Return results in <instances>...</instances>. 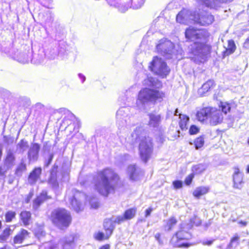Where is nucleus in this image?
Segmentation results:
<instances>
[{"instance_id":"35","label":"nucleus","mask_w":249,"mask_h":249,"mask_svg":"<svg viewBox=\"0 0 249 249\" xmlns=\"http://www.w3.org/2000/svg\"><path fill=\"white\" fill-rule=\"evenodd\" d=\"M177 220L174 217H172L166 221V224L165 226V229L168 231H170L172 228L176 225Z\"/></svg>"},{"instance_id":"16","label":"nucleus","mask_w":249,"mask_h":249,"mask_svg":"<svg viewBox=\"0 0 249 249\" xmlns=\"http://www.w3.org/2000/svg\"><path fill=\"white\" fill-rule=\"evenodd\" d=\"M243 174L240 172L239 169L237 167L234 168L233 174V180L234 182L233 187L236 189H241L243 183Z\"/></svg>"},{"instance_id":"14","label":"nucleus","mask_w":249,"mask_h":249,"mask_svg":"<svg viewBox=\"0 0 249 249\" xmlns=\"http://www.w3.org/2000/svg\"><path fill=\"white\" fill-rule=\"evenodd\" d=\"M117 219V216H115L105 220L104 227L106 231V239L112 234L115 227V224H118Z\"/></svg>"},{"instance_id":"25","label":"nucleus","mask_w":249,"mask_h":249,"mask_svg":"<svg viewBox=\"0 0 249 249\" xmlns=\"http://www.w3.org/2000/svg\"><path fill=\"white\" fill-rule=\"evenodd\" d=\"M236 49V46L234 42L232 40H230L228 41V44L227 48L223 52V57H226L232 53H233Z\"/></svg>"},{"instance_id":"50","label":"nucleus","mask_w":249,"mask_h":249,"mask_svg":"<svg viewBox=\"0 0 249 249\" xmlns=\"http://www.w3.org/2000/svg\"><path fill=\"white\" fill-rule=\"evenodd\" d=\"M155 238L156 239V240L159 242V244L162 245L163 244V242L160 239V233H157L155 235Z\"/></svg>"},{"instance_id":"21","label":"nucleus","mask_w":249,"mask_h":249,"mask_svg":"<svg viewBox=\"0 0 249 249\" xmlns=\"http://www.w3.org/2000/svg\"><path fill=\"white\" fill-rule=\"evenodd\" d=\"M29 233L27 231L22 229L14 238V243L15 244H21L22 242L29 237Z\"/></svg>"},{"instance_id":"12","label":"nucleus","mask_w":249,"mask_h":249,"mask_svg":"<svg viewBox=\"0 0 249 249\" xmlns=\"http://www.w3.org/2000/svg\"><path fill=\"white\" fill-rule=\"evenodd\" d=\"M213 21L214 17L211 14L205 11H201L200 9L196 11L195 23L201 26H207L211 24Z\"/></svg>"},{"instance_id":"57","label":"nucleus","mask_w":249,"mask_h":249,"mask_svg":"<svg viewBox=\"0 0 249 249\" xmlns=\"http://www.w3.org/2000/svg\"><path fill=\"white\" fill-rule=\"evenodd\" d=\"M33 196V194L30 193H29V194L28 195V196L26 197V198H25V201L26 203H28L29 202L30 199H31V198Z\"/></svg>"},{"instance_id":"27","label":"nucleus","mask_w":249,"mask_h":249,"mask_svg":"<svg viewBox=\"0 0 249 249\" xmlns=\"http://www.w3.org/2000/svg\"><path fill=\"white\" fill-rule=\"evenodd\" d=\"M179 118L180 119L179 122V127L181 130H187V124L189 121V117L186 115L179 114Z\"/></svg>"},{"instance_id":"1","label":"nucleus","mask_w":249,"mask_h":249,"mask_svg":"<svg viewBox=\"0 0 249 249\" xmlns=\"http://www.w3.org/2000/svg\"><path fill=\"white\" fill-rule=\"evenodd\" d=\"M210 36L206 29H197L189 27L186 30L185 37L191 41H195L189 47L190 53L194 55L193 58L196 62H202L211 50V46L207 44Z\"/></svg>"},{"instance_id":"9","label":"nucleus","mask_w":249,"mask_h":249,"mask_svg":"<svg viewBox=\"0 0 249 249\" xmlns=\"http://www.w3.org/2000/svg\"><path fill=\"white\" fill-rule=\"evenodd\" d=\"M116 124L120 131L124 130L130 124V114L129 108L122 107L116 112Z\"/></svg>"},{"instance_id":"4","label":"nucleus","mask_w":249,"mask_h":249,"mask_svg":"<svg viewBox=\"0 0 249 249\" xmlns=\"http://www.w3.org/2000/svg\"><path fill=\"white\" fill-rule=\"evenodd\" d=\"M198 121L203 122L209 119L211 125H216L222 122L223 116L220 109L212 107H206L198 110L196 114Z\"/></svg>"},{"instance_id":"61","label":"nucleus","mask_w":249,"mask_h":249,"mask_svg":"<svg viewBox=\"0 0 249 249\" xmlns=\"http://www.w3.org/2000/svg\"><path fill=\"white\" fill-rule=\"evenodd\" d=\"M178 246L181 248H188L190 246V245L188 243H182L181 244H178Z\"/></svg>"},{"instance_id":"64","label":"nucleus","mask_w":249,"mask_h":249,"mask_svg":"<svg viewBox=\"0 0 249 249\" xmlns=\"http://www.w3.org/2000/svg\"><path fill=\"white\" fill-rule=\"evenodd\" d=\"M213 241H208L207 242H203V244L205 245L210 246L213 243Z\"/></svg>"},{"instance_id":"36","label":"nucleus","mask_w":249,"mask_h":249,"mask_svg":"<svg viewBox=\"0 0 249 249\" xmlns=\"http://www.w3.org/2000/svg\"><path fill=\"white\" fill-rule=\"evenodd\" d=\"M12 231L10 228H6L2 233L0 234V240L2 241H6L12 233Z\"/></svg>"},{"instance_id":"46","label":"nucleus","mask_w":249,"mask_h":249,"mask_svg":"<svg viewBox=\"0 0 249 249\" xmlns=\"http://www.w3.org/2000/svg\"><path fill=\"white\" fill-rule=\"evenodd\" d=\"M173 185L174 186V188L175 189H180L182 186V182L180 180H176L173 182Z\"/></svg>"},{"instance_id":"24","label":"nucleus","mask_w":249,"mask_h":249,"mask_svg":"<svg viewBox=\"0 0 249 249\" xmlns=\"http://www.w3.org/2000/svg\"><path fill=\"white\" fill-rule=\"evenodd\" d=\"M176 238L178 242L183 240H188L191 238V234L185 231L181 230L177 232L173 239Z\"/></svg>"},{"instance_id":"53","label":"nucleus","mask_w":249,"mask_h":249,"mask_svg":"<svg viewBox=\"0 0 249 249\" xmlns=\"http://www.w3.org/2000/svg\"><path fill=\"white\" fill-rule=\"evenodd\" d=\"M91 206L92 208L96 209L99 207V203L97 201H91L90 202Z\"/></svg>"},{"instance_id":"10","label":"nucleus","mask_w":249,"mask_h":249,"mask_svg":"<svg viewBox=\"0 0 249 249\" xmlns=\"http://www.w3.org/2000/svg\"><path fill=\"white\" fill-rule=\"evenodd\" d=\"M156 48L158 53L166 59H171L173 56L174 44L170 40L163 38L159 41Z\"/></svg>"},{"instance_id":"59","label":"nucleus","mask_w":249,"mask_h":249,"mask_svg":"<svg viewBox=\"0 0 249 249\" xmlns=\"http://www.w3.org/2000/svg\"><path fill=\"white\" fill-rule=\"evenodd\" d=\"M78 75L79 78L81 79L82 83H84L86 80V77L82 73H79Z\"/></svg>"},{"instance_id":"54","label":"nucleus","mask_w":249,"mask_h":249,"mask_svg":"<svg viewBox=\"0 0 249 249\" xmlns=\"http://www.w3.org/2000/svg\"><path fill=\"white\" fill-rule=\"evenodd\" d=\"M153 211V209L151 207L149 208L148 209H146V211H145V216L146 217L149 216L151 212H152Z\"/></svg>"},{"instance_id":"11","label":"nucleus","mask_w":249,"mask_h":249,"mask_svg":"<svg viewBox=\"0 0 249 249\" xmlns=\"http://www.w3.org/2000/svg\"><path fill=\"white\" fill-rule=\"evenodd\" d=\"M196 12L187 9H183L177 16L176 20L178 22L187 24L195 23Z\"/></svg>"},{"instance_id":"31","label":"nucleus","mask_w":249,"mask_h":249,"mask_svg":"<svg viewBox=\"0 0 249 249\" xmlns=\"http://www.w3.org/2000/svg\"><path fill=\"white\" fill-rule=\"evenodd\" d=\"M14 59L20 63L25 64L29 62L30 57L26 53H19L14 57Z\"/></svg>"},{"instance_id":"43","label":"nucleus","mask_w":249,"mask_h":249,"mask_svg":"<svg viewBox=\"0 0 249 249\" xmlns=\"http://www.w3.org/2000/svg\"><path fill=\"white\" fill-rule=\"evenodd\" d=\"M144 2V0H132L131 5L133 9H137L141 8Z\"/></svg>"},{"instance_id":"48","label":"nucleus","mask_w":249,"mask_h":249,"mask_svg":"<svg viewBox=\"0 0 249 249\" xmlns=\"http://www.w3.org/2000/svg\"><path fill=\"white\" fill-rule=\"evenodd\" d=\"M94 237L97 240H102L104 238V234L103 232H99L95 234Z\"/></svg>"},{"instance_id":"44","label":"nucleus","mask_w":249,"mask_h":249,"mask_svg":"<svg viewBox=\"0 0 249 249\" xmlns=\"http://www.w3.org/2000/svg\"><path fill=\"white\" fill-rule=\"evenodd\" d=\"M199 128L195 125H192L189 129V132L190 135H195L198 133Z\"/></svg>"},{"instance_id":"39","label":"nucleus","mask_w":249,"mask_h":249,"mask_svg":"<svg viewBox=\"0 0 249 249\" xmlns=\"http://www.w3.org/2000/svg\"><path fill=\"white\" fill-rule=\"evenodd\" d=\"M214 82L213 80H209L202 86L201 89L202 90H203L204 92H207L211 88H213L214 86Z\"/></svg>"},{"instance_id":"58","label":"nucleus","mask_w":249,"mask_h":249,"mask_svg":"<svg viewBox=\"0 0 249 249\" xmlns=\"http://www.w3.org/2000/svg\"><path fill=\"white\" fill-rule=\"evenodd\" d=\"M244 47L247 49H249V37L246 40L244 43Z\"/></svg>"},{"instance_id":"42","label":"nucleus","mask_w":249,"mask_h":249,"mask_svg":"<svg viewBox=\"0 0 249 249\" xmlns=\"http://www.w3.org/2000/svg\"><path fill=\"white\" fill-rule=\"evenodd\" d=\"M26 169V166L25 163L23 162H21L16 169V174L18 176H21L22 172L25 171Z\"/></svg>"},{"instance_id":"51","label":"nucleus","mask_w":249,"mask_h":249,"mask_svg":"<svg viewBox=\"0 0 249 249\" xmlns=\"http://www.w3.org/2000/svg\"><path fill=\"white\" fill-rule=\"evenodd\" d=\"M54 247L53 246L52 242L46 243L44 245L45 249H53Z\"/></svg>"},{"instance_id":"2","label":"nucleus","mask_w":249,"mask_h":249,"mask_svg":"<svg viewBox=\"0 0 249 249\" xmlns=\"http://www.w3.org/2000/svg\"><path fill=\"white\" fill-rule=\"evenodd\" d=\"M119 180L118 174L113 169L107 168L98 172L93 182L95 190L101 195L107 196L114 192Z\"/></svg>"},{"instance_id":"60","label":"nucleus","mask_w":249,"mask_h":249,"mask_svg":"<svg viewBox=\"0 0 249 249\" xmlns=\"http://www.w3.org/2000/svg\"><path fill=\"white\" fill-rule=\"evenodd\" d=\"M53 159V154H51L49 156V158L48 162L46 163V165L47 166H48L51 163Z\"/></svg>"},{"instance_id":"47","label":"nucleus","mask_w":249,"mask_h":249,"mask_svg":"<svg viewBox=\"0 0 249 249\" xmlns=\"http://www.w3.org/2000/svg\"><path fill=\"white\" fill-rule=\"evenodd\" d=\"M193 178L194 175L193 174H190L189 176H188L185 179V184L187 185H190L192 182Z\"/></svg>"},{"instance_id":"29","label":"nucleus","mask_w":249,"mask_h":249,"mask_svg":"<svg viewBox=\"0 0 249 249\" xmlns=\"http://www.w3.org/2000/svg\"><path fill=\"white\" fill-rule=\"evenodd\" d=\"M144 84L155 89L160 88L161 86V83L158 80L153 77H148L147 79L145 80Z\"/></svg>"},{"instance_id":"56","label":"nucleus","mask_w":249,"mask_h":249,"mask_svg":"<svg viewBox=\"0 0 249 249\" xmlns=\"http://www.w3.org/2000/svg\"><path fill=\"white\" fill-rule=\"evenodd\" d=\"M35 234L37 237L39 238L41 236L45 235V232L43 231H40L36 232Z\"/></svg>"},{"instance_id":"20","label":"nucleus","mask_w":249,"mask_h":249,"mask_svg":"<svg viewBox=\"0 0 249 249\" xmlns=\"http://www.w3.org/2000/svg\"><path fill=\"white\" fill-rule=\"evenodd\" d=\"M74 237L73 235H70L61 239L60 243L63 249H72L74 245Z\"/></svg>"},{"instance_id":"13","label":"nucleus","mask_w":249,"mask_h":249,"mask_svg":"<svg viewBox=\"0 0 249 249\" xmlns=\"http://www.w3.org/2000/svg\"><path fill=\"white\" fill-rule=\"evenodd\" d=\"M233 0H198L197 3L199 6H205L210 8H216L221 3H230Z\"/></svg>"},{"instance_id":"41","label":"nucleus","mask_w":249,"mask_h":249,"mask_svg":"<svg viewBox=\"0 0 249 249\" xmlns=\"http://www.w3.org/2000/svg\"><path fill=\"white\" fill-rule=\"evenodd\" d=\"M207 168V165L204 164H198L193 167V171L196 173H201Z\"/></svg>"},{"instance_id":"26","label":"nucleus","mask_w":249,"mask_h":249,"mask_svg":"<svg viewBox=\"0 0 249 249\" xmlns=\"http://www.w3.org/2000/svg\"><path fill=\"white\" fill-rule=\"evenodd\" d=\"M15 161V157L14 153L11 151L9 150L7 152L6 157L5 160V164L8 168H11L14 166Z\"/></svg>"},{"instance_id":"23","label":"nucleus","mask_w":249,"mask_h":249,"mask_svg":"<svg viewBox=\"0 0 249 249\" xmlns=\"http://www.w3.org/2000/svg\"><path fill=\"white\" fill-rule=\"evenodd\" d=\"M41 168L40 167L36 168L30 174L28 178V182L31 184H35L39 178L41 173Z\"/></svg>"},{"instance_id":"32","label":"nucleus","mask_w":249,"mask_h":249,"mask_svg":"<svg viewBox=\"0 0 249 249\" xmlns=\"http://www.w3.org/2000/svg\"><path fill=\"white\" fill-rule=\"evenodd\" d=\"M127 172L129 175L130 179L132 180H136L137 179L136 167L135 165L129 166L128 167Z\"/></svg>"},{"instance_id":"3","label":"nucleus","mask_w":249,"mask_h":249,"mask_svg":"<svg viewBox=\"0 0 249 249\" xmlns=\"http://www.w3.org/2000/svg\"><path fill=\"white\" fill-rule=\"evenodd\" d=\"M130 143L134 144L140 141L139 152L143 161L146 162L151 158L153 150V144L152 139L146 137L145 132L142 127H136L129 138Z\"/></svg>"},{"instance_id":"63","label":"nucleus","mask_w":249,"mask_h":249,"mask_svg":"<svg viewBox=\"0 0 249 249\" xmlns=\"http://www.w3.org/2000/svg\"><path fill=\"white\" fill-rule=\"evenodd\" d=\"M110 246L109 245L107 244L102 246L99 249H109Z\"/></svg>"},{"instance_id":"18","label":"nucleus","mask_w":249,"mask_h":249,"mask_svg":"<svg viewBox=\"0 0 249 249\" xmlns=\"http://www.w3.org/2000/svg\"><path fill=\"white\" fill-rule=\"evenodd\" d=\"M136 213L135 208H131L125 211L124 215H118L117 216L118 224H120L125 220L133 218Z\"/></svg>"},{"instance_id":"19","label":"nucleus","mask_w":249,"mask_h":249,"mask_svg":"<svg viewBox=\"0 0 249 249\" xmlns=\"http://www.w3.org/2000/svg\"><path fill=\"white\" fill-rule=\"evenodd\" d=\"M149 121L148 125L151 127L158 128L160 124L161 117L160 114L150 113L148 114Z\"/></svg>"},{"instance_id":"62","label":"nucleus","mask_w":249,"mask_h":249,"mask_svg":"<svg viewBox=\"0 0 249 249\" xmlns=\"http://www.w3.org/2000/svg\"><path fill=\"white\" fill-rule=\"evenodd\" d=\"M238 223L241 224L242 226L245 227L247 226L248 222L246 221H243L242 220H240L238 222Z\"/></svg>"},{"instance_id":"55","label":"nucleus","mask_w":249,"mask_h":249,"mask_svg":"<svg viewBox=\"0 0 249 249\" xmlns=\"http://www.w3.org/2000/svg\"><path fill=\"white\" fill-rule=\"evenodd\" d=\"M69 165H66L65 167H63V169H64V174L63 176L65 175H67L69 172Z\"/></svg>"},{"instance_id":"6","label":"nucleus","mask_w":249,"mask_h":249,"mask_svg":"<svg viewBox=\"0 0 249 249\" xmlns=\"http://www.w3.org/2000/svg\"><path fill=\"white\" fill-rule=\"evenodd\" d=\"M51 219L54 224L62 229L69 226L71 218L68 211L64 209L58 208L52 212Z\"/></svg>"},{"instance_id":"28","label":"nucleus","mask_w":249,"mask_h":249,"mask_svg":"<svg viewBox=\"0 0 249 249\" xmlns=\"http://www.w3.org/2000/svg\"><path fill=\"white\" fill-rule=\"evenodd\" d=\"M210 190L209 187L207 186H200L197 187L193 192L194 196L199 198L201 196L207 194Z\"/></svg>"},{"instance_id":"33","label":"nucleus","mask_w":249,"mask_h":249,"mask_svg":"<svg viewBox=\"0 0 249 249\" xmlns=\"http://www.w3.org/2000/svg\"><path fill=\"white\" fill-rule=\"evenodd\" d=\"M17 149L19 153H23L28 147L27 141L22 139L17 144Z\"/></svg>"},{"instance_id":"37","label":"nucleus","mask_w":249,"mask_h":249,"mask_svg":"<svg viewBox=\"0 0 249 249\" xmlns=\"http://www.w3.org/2000/svg\"><path fill=\"white\" fill-rule=\"evenodd\" d=\"M219 107L221 108V111L226 114L230 111L231 105L228 102H221Z\"/></svg>"},{"instance_id":"40","label":"nucleus","mask_w":249,"mask_h":249,"mask_svg":"<svg viewBox=\"0 0 249 249\" xmlns=\"http://www.w3.org/2000/svg\"><path fill=\"white\" fill-rule=\"evenodd\" d=\"M16 213L15 212L9 211L5 214V221L10 222L12 220L15 218Z\"/></svg>"},{"instance_id":"8","label":"nucleus","mask_w":249,"mask_h":249,"mask_svg":"<svg viewBox=\"0 0 249 249\" xmlns=\"http://www.w3.org/2000/svg\"><path fill=\"white\" fill-rule=\"evenodd\" d=\"M86 197L85 195L75 189H72L71 191L67 192L66 199H68L71 207L76 212L81 211L83 209V206L81 201Z\"/></svg>"},{"instance_id":"7","label":"nucleus","mask_w":249,"mask_h":249,"mask_svg":"<svg viewBox=\"0 0 249 249\" xmlns=\"http://www.w3.org/2000/svg\"><path fill=\"white\" fill-rule=\"evenodd\" d=\"M149 68L155 74L162 78L166 77L170 71V69L166 62L158 56L154 57Z\"/></svg>"},{"instance_id":"45","label":"nucleus","mask_w":249,"mask_h":249,"mask_svg":"<svg viewBox=\"0 0 249 249\" xmlns=\"http://www.w3.org/2000/svg\"><path fill=\"white\" fill-rule=\"evenodd\" d=\"M4 142L7 144H12L14 142V138L10 136H4L3 137Z\"/></svg>"},{"instance_id":"22","label":"nucleus","mask_w":249,"mask_h":249,"mask_svg":"<svg viewBox=\"0 0 249 249\" xmlns=\"http://www.w3.org/2000/svg\"><path fill=\"white\" fill-rule=\"evenodd\" d=\"M48 196L46 191H42L40 195L34 201L33 207L35 210H37L40 205L46 200L48 199Z\"/></svg>"},{"instance_id":"34","label":"nucleus","mask_w":249,"mask_h":249,"mask_svg":"<svg viewBox=\"0 0 249 249\" xmlns=\"http://www.w3.org/2000/svg\"><path fill=\"white\" fill-rule=\"evenodd\" d=\"M239 244V237L237 234H235L234 236L231 240L230 243L228 245L227 248L228 249H232L236 247Z\"/></svg>"},{"instance_id":"5","label":"nucleus","mask_w":249,"mask_h":249,"mask_svg":"<svg viewBox=\"0 0 249 249\" xmlns=\"http://www.w3.org/2000/svg\"><path fill=\"white\" fill-rule=\"evenodd\" d=\"M164 94L159 90L144 88L141 89L138 95L136 104L140 109L143 107L145 103L148 102H155L157 101H160L163 98Z\"/></svg>"},{"instance_id":"52","label":"nucleus","mask_w":249,"mask_h":249,"mask_svg":"<svg viewBox=\"0 0 249 249\" xmlns=\"http://www.w3.org/2000/svg\"><path fill=\"white\" fill-rule=\"evenodd\" d=\"M57 170V167H55V166H53V168L52 170L51 173V180L53 178H54L56 175V172Z\"/></svg>"},{"instance_id":"38","label":"nucleus","mask_w":249,"mask_h":249,"mask_svg":"<svg viewBox=\"0 0 249 249\" xmlns=\"http://www.w3.org/2000/svg\"><path fill=\"white\" fill-rule=\"evenodd\" d=\"M194 143L196 149L200 148L204 143V138L202 136L197 138L195 140Z\"/></svg>"},{"instance_id":"30","label":"nucleus","mask_w":249,"mask_h":249,"mask_svg":"<svg viewBox=\"0 0 249 249\" xmlns=\"http://www.w3.org/2000/svg\"><path fill=\"white\" fill-rule=\"evenodd\" d=\"M20 218L24 225H29L31 219V213L30 212L22 211L20 214Z\"/></svg>"},{"instance_id":"49","label":"nucleus","mask_w":249,"mask_h":249,"mask_svg":"<svg viewBox=\"0 0 249 249\" xmlns=\"http://www.w3.org/2000/svg\"><path fill=\"white\" fill-rule=\"evenodd\" d=\"M36 59V58L35 57V55H34L33 59L32 60V61H33V63H36V64L41 63L43 61L42 56L41 57H39L38 60H37V59L35 60Z\"/></svg>"},{"instance_id":"17","label":"nucleus","mask_w":249,"mask_h":249,"mask_svg":"<svg viewBox=\"0 0 249 249\" xmlns=\"http://www.w3.org/2000/svg\"><path fill=\"white\" fill-rule=\"evenodd\" d=\"M108 4L117 7L121 12H124L130 7L129 3H126L124 0H107Z\"/></svg>"},{"instance_id":"15","label":"nucleus","mask_w":249,"mask_h":249,"mask_svg":"<svg viewBox=\"0 0 249 249\" xmlns=\"http://www.w3.org/2000/svg\"><path fill=\"white\" fill-rule=\"evenodd\" d=\"M39 150V144L33 143L31 144L28 152V158L30 161H35L37 160Z\"/></svg>"}]
</instances>
